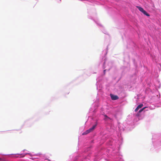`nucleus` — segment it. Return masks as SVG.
Wrapping results in <instances>:
<instances>
[{"label": "nucleus", "instance_id": "obj_3", "mask_svg": "<svg viewBox=\"0 0 161 161\" xmlns=\"http://www.w3.org/2000/svg\"><path fill=\"white\" fill-rule=\"evenodd\" d=\"M97 125H93L92 127L91 128L89 129L91 131H92L95 128Z\"/></svg>", "mask_w": 161, "mask_h": 161}, {"label": "nucleus", "instance_id": "obj_8", "mask_svg": "<svg viewBox=\"0 0 161 161\" xmlns=\"http://www.w3.org/2000/svg\"><path fill=\"white\" fill-rule=\"evenodd\" d=\"M139 109V108L137 107V108L135 109V111L137 112Z\"/></svg>", "mask_w": 161, "mask_h": 161}, {"label": "nucleus", "instance_id": "obj_5", "mask_svg": "<svg viewBox=\"0 0 161 161\" xmlns=\"http://www.w3.org/2000/svg\"><path fill=\"white\" fill-rule=\"evenodd\" d=\"M145 15H146L147 16H150V15L149 14H148V13H147L146 11H145V10L142 12Z\"/></svg>", "mask_w": 161, "mask_h": 161}, {"label": "nucleus", "instance_id": "obj_9", "mask_svg": "<svg viewBox=\"0 0 161 161\" xmlns=\"http://www.w3.org/2000/svg\"><path fill=\"white\" fill-rule=\"evenodd\" d=\"M2 160V159L0 158V160Z\"/></svg>", "mask_w": 161, "mask_h": 161}, {"label": "nucleus", "instance_id": "obj_11", "mask_svg": "<svg viewBox=\"0 0 161 161\" xmlns=\"http://www.w3.org/2000/svg\"><path fill=\"white\" fill-rule=\"evenodd\" d=\"M105 71V70H104V72Z\"/></svg>", "mask_w": 161, "mask_h": 161}, {"label": "nucleus", "instance_id": "obj_4", "mask_svg": "<svg viewBox=\"0 0 161 161\" xmlns=\"http://www.w3.org/2000/svg\"><path fill=\"white\" fill-rule=\"evenodd\" d=\"M91 131L89 129L88 130H86L85 132L83 133V135H86L87 134L89 133Z\"/></svg>", "mask_w": 161, "mask_h": 161}, {"label": "nucleus", "instance_id": "obj_6", "mask_svg": "<svg viewBox=\"0 0 161 161\" xmlns=\"http://www.w3.org/2000/svg\"><path fill=\"white\" fill-rule=\"evenodd\" d=\"M146 108V107H144V108H142V109H140V110H139V112H138V113H141L142 111H143V110H144L145 108Z\"/></svg>", "mask_w": 161, "mask_h": 161}, {"label": "nucleus", "instance_id": "obj_10", "mask_svg": "<svg viewBox=\"0 0 161 161\" xmlns=\"http://www.w3.org/2000/svg\"><path fill=\"white\" fill-rule=\"evenodd\" d=\"M105 116L106 117H107V116L106 115H105Z\"/></svg>", "mask_w": 161, "mask_h": 161}, {"label": "nucleus", "instance_id": "obj_1", "mask_svg": "<svg viewBox=\"0 0 161 161\" xmlns=\"http://www.w3.org/2000/svg\"><path fill=\"white\" fill-rule=\"evenodd\" d=\"M110 96H111V99L113 100H116L119 98L118 96H117L114 95H113L111 94Z\"/></svg>", "mask_w": 161, "mask_h": 161}, {"label": "nucleus", "instance_id": "obj_7", "mask_svg": "<svg viewBox=\"0 0 161 161\" xmlns=\"http://www.w3.org/2000/svg\"><path fill=\"white\" fill-rule=\"evenodd\" d=\"M143 106V105L142 104H141L140 105H138L137 106V107L139 108H141Z\"/></svg>", "mask_w": 161, "mask_h": 161}, {"label": "nucleus", "instance_id": "obj_2", "mask_svg": "<svg viewBox=\"0 0 161 161\" xmlns=\"http://www.w3.org/2000/svg\"><path fill=\"white\" fill-rule=\"evenodd\" d=\"M136 7L138 8V9L142 13L144 10L143 8L137 6Z\"/></svg>", "mask_w": 161, "mask_h": 161}]
</instances>
